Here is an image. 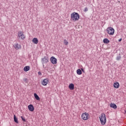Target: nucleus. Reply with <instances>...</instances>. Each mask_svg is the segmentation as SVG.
Returning <instances> with one entry per match:
<instances>
[{"instance_id": "nucleus-1", "label": "nucleus", "mask_w": 126, "mask_h": 126, "mask_svg": "<svg viewBox=\"0 0 126 126\" xmlns=\"http://www.w3.org/2000/svg\"><path fill=\"white\" fill-rule=\"evenodd\" d=\"M79 14L78 13L74 12L71 14V21H78V20H79Z\"/></svg>"}, {"instance_id": "nucleus-2", "label": "nucleus", "mask_w": 126, "mask_h": 126, "mask_svg": "<svg viewBox=\"0 0 126 126\" xmlns=\"http://www.w3.org/2000/svg\"><path fill=\"white\" fill-rule=\"evenodd\" d=\"M99 120L101 125H105V124H106V115L104 113H102L99 116Z\"/></svg>"}, {"instance_id": "nucleus-3", "label": "nucleus", "mask_w": 126, "mask_h": 126, "mask_svg": "<svg viewBox=\"0 0 126 126\" xmlns=\"http://www.w3.org/2000/svg\"><path fill=\"white\" fill-rule=\"evenodd\" d=\"M106 31L109 35H114V34H115V30L112 27H108Z\"/></svg>"}, {"instance_id": "nucleus-4", "label": "nucleus", "mask_w": 126, "mask_h": 126, "mask_svg": "<svg viewBox=\"0 0 126 126\" xmlns=\"http://www.w3.org/2000/svg\"><path fill=\"white\" fill-rule=\"evenodd\" d=\"M82 119L84 120V121H87L90 117L89 116V114L88 113L85 112L82 114Z\"/></svg>"}, {"instance_id": "nucleus-5", "label": "nucleus", "mask_w": 126, "mask_h": 126, "mask_svg": "<svg viewBox=\"0 0 126 126\" xmlns=\"http://www.w3.org/2000/svg\"><path fill=\"white\" fill-rule=\"evenodd\" d=\"M18 37L21 38L22 40H24L25 39V35H24V32L22 31H19L18 32Z\"/></svg>"}, {"instance_id": "nucleus-6", "label": "nucleus", "mask_w": 126, "mask_h": 126, "mask_svg": "<svg viewBox=\"0 0 126 126\" xmlns=\"http://www.w3.org/2000/svg\"><path fill=\"white\" fill-rule=\"evenodd\" d=\"M50 61L53 64H56L57 63V59L54 57L51 58Z\"/></svg>"}, {"instance_id": "nucleus-7", "label": "nucleus", "mask_w": 126, "mask_h": 126, "mask_svg": "<svg viewBox=\"0 0 126 126\" xmlns=\"http://www.w3.org/2000/svg\"><path fill=\"white\" fill-rule=\"evenodd\" d=\"M48 83H49V79L46 78V79H44L43 80L42 84V85L46 86V85H47Z\"/></svg>"}, {"instance_id": "nucleus-8", "label": "nucleus", "mask_w": 126, "mask_h": 126, "mask_svg": "<svg viewBox=\"0 0 126 126\" xmlns=\"http://www.w3.org/2000/svg\"><path fill=\"white\" fill-rule=\"evenodd\" d=\"M14 48H15L16 50H19L21 49V45H19L18 43H16L14 45Z\"/></svg>"}, {"instance_id": "nucleus-9", "label": "nucleus", "mask_w": 126, "mask_h": 126, "mask_svg": "<svg viewBox=\"0 0 126 126\" xmlns=\"http://www.w3.org/2000/svg\"><path fill=\"white\" fill-rule=\"evenodd\" d=\"M48 62H49V60H48V59L47 58H44L42 59V63L43 64V67H45V65H44V64L47 63H48Z\"/></svg>"}, {"instance_id": "nucleus-10", "label": "nucleus", "mask_w": 126, "mask_h": 126, "mask_svg": "<svg viewBox=\"0 0 126 126\" xmlns=\"http://www.w3.org/2000/svg\"><path fill=\"white\" fill-rule=\"evenodd\" d=\"M28 109L31 112H33L34 111V106L32 104L29 105L28 106Z\"/></svg>"}, {"instance_id": "nucleus-11", "label": "nucleus", "mask_w": 126, "mask_h": 126, "mask_svg": "<svg viewBox=\"0 0 126 126\" xmlns=\"http://www.w3.org/2000/svg\"><path fill=\"white\" fill-rule=\"evenodd\" d=\"M114 88H119V87H120V84L118 82L114 83Z\"/></svg>"}, {"instance_id": "nucleus-12", "label": "nucleus", "mask_w": 126, "mask_h": 126, "mask_svg": "<svg viewBox=\"0 0 126 126\" xmlns=\"http://www.w3.org/2000/svg\"><path fill=\"white\" fill-rule=\"evenodd\" d=\"M110 107L111 108H113V109H117V105H116L115 103H111L110 104Z\"/></svg>"}, {"instance_id": "nucleus-13", "label": "nucleus", "mask_w": 126, "mask_h": 126, "mask_svg": "<svg viewBox=\"0 0 126 126\" xmlns=\"http://www.w3.org/2000/svg\"><path fill=\"white\" fill-rule=\"evenodd\" d=\"M69 88L70 90H73L74 89V85L73 84H70L69 85Z\"/></svg>"}, {"instance_id": "nucleus-14", "label": "nucleus", "mask_w": 126, "mask_h": 126, "mask_svg": "<svg viewBox=\"0 0 126 126\" xmlns=\"http://www.w3.org/2000/svg\"><path fill=\"white\" fill-rule=\"evenodd\" d=\"M24 71H28L30 70V66H26L24 68Z\"/></svg>"}, {"instance_id": "nucleus-15", "label": "nucleus", "mask_w": 126, "mask_h": 126, "mask_svg": "<svg viewBox=\"0 0 126 126\" xmlns=\"http://www.w3.org/2000/svg\"><path fill=\"white\" fill-rule=\"evenodd\" d=\"M103 43H104V44H109L110 40H109L108 38H105L103 39Z\"/></svg>"}, {"instance_id": "nucleus-16", "label": "nucleus", "mask_w": 126, "mask_h": 126, "mask_svg": "<svg viewBox=\"0 0 126 126\" xmlns=\"http://www.w3.org/2000/svg\"><path fill=\"white\" fill-rule=\"evenodd\" d=\"M32 42L34 44H38V39L37 38H33Z\"/></svg>"}, {"instance_id": "nucleus-17", "label": "nucleus", "mask_w": 126, "mask_h": 126, "mask_svg": "<svg viewBox=\"0 0 126 126\" xmlns=\"http://www.w3.org/2000/svg\"><path fill=\"white\" fill-rule=\"evenodd\" d=\"M77 73L78 75H81L82 74V71L80 69H78L77 70Z\"/></svg>"}, {"instance_id": "nucleus-18", "label": "nucleus", "mask_w": 126, "mask_h": 126, "mask_svg": "<svg viewBox=\"0 0 126 126\" xmlns=\"http://www.w3.org/2000/svg\"><path fill=\"white\" fill-rule=\"evenodd\" d=\"M34 96L36 100H37L38 101H40V97H39V96H38L37 94L36 93L34 94Z\"/></svg>"}, {"instance_id": "nucleus-19", "label": "nucleus", "mask_w": 126, "mask_h": 126, "mask_svg": "<svg viewBox=\"0 0 126 126\" xmlns=\"http://www.w3.org/2000/svg\"><path fill=\"white\" fill-rule=\"evenodd\" d=\"M14 121L16 124H18V119H17V118H16V116L15 115H14Z\"/></svg>"}, {"instance_id": "nucleus-20", "label": "nucleus", "mask_w": 126, "mask_h": 126, "mask_svg": "<svg viewBox=\"0 0 126 126\" xmlns=\"http://www.w3.org/2000/svg\"><path fill=\"white\" fill-rule=\"evenodd\" d=\"M63 43L65 45H67L68 44V42H67V40L65 39L64 40Z\"/></svg>"}, {"instance_id": "nucleus-21", "label": "nucleus", "mask_w": 126, "mask_h": 126, "mask_svg": "<svg viewBox=\"0 0 126 126\" xmlns=\"http://www.w3.org/2000/svg\"><path fill=\"white\" fill-rule=\"evenodd\" d=\"M21 118L22 119V120L23 122H26V120H25V118H23L22 116L21 117Z\"/></svg>"}, {"instance_id": "nucleus-22", "label": "nucleus", "mask_w": 126, "mask_h": 126, "mask_svg": "<svg viewBox=\"0 0 126 126\" xmlns=\"http://www.w3.org/2000/svg\"><path fill=\"white\" fill-rule=\"evenodd\" d=\"M116 60L117 61H120V60H121V56H118L116 58Z\"/></svg>"}, {"instance_id": "nucleus-23", "label": "nucleus", "mask_w": 126, "mask_h": 126, "mask_svg": "<svg viewBox=\"0 0 126 126\" xmlns=\"http://www.w3.org/2000/svg\"><path fill=\"white\" fill-rule=\"evenodd\" d=\"M84 11L85 12H86V11H88V8H87V7L85 8Z\"/></svg>"}, {"instance_id": "nucleus-24", "label": "nucleus", "mask_w": 126, "mask_h": 126, "mask_svg": "<svg viewBox=\"0 0 126 126\" xmlns=\"http://www.w3.org/2000/svg\"><path fill=\"white\" fill-rule=\"evenodd\" d=\"M24 81H25L27 83L28 82V79L27 78H24Z\"/></svg>"}, {"instance_id": "nucleus-25", "label": "nucleus", "mask_w": 126, "mask_h": 126, "mask_svg": "<svg viewBox=\"0 0 126 126\" xmlns=\"http://www.w3.org/2000/svg\"><path fill=\"white\" fill-rule=\"evenodd\" d=\"M38 74L39 75H42V73H41V72H38Z\"/></svg>"}, {"instance_id": "nucleus-26", "label": "nucleus", "mask_w": 126, "mask_h": 126, "mask_svg": "<svg viewBox=\"0 0 126 126\" xmlns=\"http://www.w3.org/2000/svg\"><path fill=\"white\" fill-rule=\"evenodd\" d=\"M122 41V38H120L119 40V42H121Z\"/></svg>"}, {"instance_id": "nucleus-27", "label": "nucleus", "mask_w": 126, "mask_h": 126, "mask_svg": "<svg viewBox=\"0 0 126 126\" xmlns=\"http://www.w3.org/2000/svg\"><path fill=\"white\" fill-rule=\"evenodd\" d=\"M81 70H82V71H84V70L83 69V68H82V69H81Z\"/></svg>"}]
</instances>
